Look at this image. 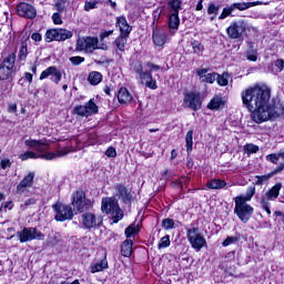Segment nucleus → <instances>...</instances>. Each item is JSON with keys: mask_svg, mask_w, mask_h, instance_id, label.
I'll return each instance as SVG.
<instances>
[{"mask_svg": "<svg viewBox=\"0 0 284 284\" xmlns=\"http://www.w3.org/2000/svg\"><path fill=\"white\" fill-rule=\"evenodd\" d=\"M243 105L251 112L254 123H265L283 116V104L272 103V89L265 84L250 87L241 92Z\"/></svg>", "mask_w": 284, "mask_h": 284, "instance_id": "1", "label": "nucleus"}, {"mask_svg": "<svg viewBox=\"0 0 284 284\" xmlns=\"http://www.w3.org/2000/svg\"><path fill=\"white\" fill-rule=\"evenodd\" d=\"M92 205L90 200L85 199V193L83 191H78L72 195L71 205L57 202L52 205V210L55 213V221L63 223V221H72L74 216V210L77 212H85Z\"/></svg>", "mask_w": 284, "mask_h": 284, "instance_id": "2", "label": "nucleus"}, {"mask_svg": "<svg viewBox=\"0 0 284 284\" xmlns=\"http://www.w3.org/2000/svg\"><path fill=\"white\" fill-rule=\"evenodd\" d=\"M24 145L39 152V155L32 151H27L26 153L20 154L19 159H21V161H28V159H44L45 161H52L53 159H61V156L70 154V148L68 146L58 149L57 152H49L50 144L43 140H26Z\"/></svg>", "mask_w": 284, "mask_h": 284, "instance_id": "3", "label": "nucleus"}, {"mask_svg": "<svg viewBox=\"0 0 284 284\" xmlns=\"http://www.w3.org/2000/svg\"><path fill=\"white\" fill-rule=\"evenodd\" d=\"M75 50L78 52H85L87 54H92L94 50H108V47L103 44L99 45V38L97 37H87L79 38L75 44Z\"/></svg>", "mask_w": 284, "mask_h": 284, "instance_id": "4", "label": "nucleus"}, {"mask_svg": "<svg viewBox=\"0 0 284 284\" xmlns=\"http://www.w3.org/2000/svg\"><path fill=\"white\" fill-rule=\"evenodd\" d=\"M101 210L105 214H110L113 223H119V221L123 219V211H121V207H119V202H116L113 197L102 199Z\"/></svg>", "mask_w": 284, "mask_h": 284, "instance_id": "5", "label": "nucleus"}, {"mask_svg": "<svg viewBox=\"0 0 284 284\" xmlns=\"http://www.w3.org/2000/svg\"><path fill=\"white\" fill-rule=\"evenodd\" d=\"M234 214H236L237 219H240L242 223H247V221L252 219V214H254V207L247 204V202L242 197H234Z\"/></svg>", "mask_w": 284, "mask_h": 284, "instance_id": "6", "label": "nucleus"}, {"mask_svg": "<svg viewBox=\"0 0 284 284\" xmlns=\"http://www.w3.org/2000/svg\"><path fill=\"white\" fill-rule=\"evenodd\" d=\"M252 30V24L245 20L233 21L226 29V34L230 39H241L244 34Z\"/></svg>", "mask_w": 284, "mask_h": 284, "instance_id": "7", "label": "nucleus"}, {"mask_svg": "<svg viewBox=\"0 0 284 284\" xmlns=\"http://www.w3.org/2000/svg\"><path fill=\"white\" fill-rule=\"evenodd\" d=\"M186 237L190 245L193 250H196V252H201V250L207 245V242L203 234H201V231H199V227L186 229Z\"/></svg>", "mask_w": 284, "mask_h": 284, "instance_id": "8", "label": "nucleus"}, {"mask_svg": "<svg viewBox=\"0 0 284 284\" xmlns=\"http://www.w3.org/2000/svg\"><path fill=\"white\" fill-rule=\"evenodd\" d=\"M133 70L136 74H139L142 85L150 88V90H156L159 88L156 85V80L152 78V73L148 70H143V63L136 62L133 65Z\"/></svg>", "mask_w": 284, "mask_h": 284, "instance_id": "9", "label": "nucleus"}, {"mask_svg": "<svg viewBox=\"0 0 284 284\" xmlns=\"http://www.w3.org/2000/svg\"><path fill=\"white\" fill-rule=\"evenodd\" d=\"M20 243H29L30 241H44L45 235L37 227H24L17 233Z\"/></svg>", "mask_w": 284, "mask_h": 284, "instance_id": "10", "label": "nucleus"}, {"mask_svg": "<svg viewBox=\"0 0 284 284\" xmlns=\"http://www.w3.org/2000/svg\"><path fill=\"white\" fill-rule=\"evenodd\" d=\"M17 61V55L14 53L9 54L3 62L0 64V80L8 81L14 70V63Z\"/></svg>", "mask_w": 284, "mask_h": 284, "instance_id": "11", "label": "nucleus"}, {"mask_svg": "<svg viewBox=\"0 0 284 284\" xmlns=\"http://www.w3.org/2000/svg\"><path fill=\"white\" fill-rule=\"evenodd\" d=\"M202 105H203V101H201V93L189 92L184 95L183 108L193 110V112H199Z\"/></svg>", "mask_w": 284, "mask_h": 284, "instance_id": "12", "label": "nucleus"}, {"mask_svg": "<svg viewBox=\"0 0 284 284\" xmlns=\"http://www.w3.org/2000/svg\"><path fill=\"white\" fill-rule=\"evenodd\" d=\"M103 223V217L94 213L82 214V225L85 230H92L93 227H99Z\"/></svg>", "mask_w": 284, "mask_h": 284, "instance_id": "13", "label": "nucleus"}, {"mask_svg": "<svg viewBox=\"0 0 284 284\" xmlns=\"http://www.w3.org/2000/svg\"><path fill=\"white\" fill-rule=\"evenodd\" d=\"M74 112L79 114V116H90V114H97V112H99V106H97L94 101L90 100L84 105L75 106Z\"/></svg>", "mask_w": 284, "mask_h": 284, "instance_id": "14", "label": "nucleus"}, {"mask_svg": "<svg viewBox=\"0 0 284 284\" xmlns=\"http://www.w3.org/2000/svg\"><path fill=\"white\" fill-rule=\"evenodd\" d=\"M17 12L19 17H24L26 19H34L37 17V9L27 2L19 3L17 6Z\"/></svg>", "mask_w": 284, "mask_h": 284, "instance_id": "15", "label": "nucleus"}, {"mask_svg": "<svg viewBox=\"0 0 284 284\" xmlns=\"http://www.w3.org/2000/svg\"><path fill=\"white\" fill-rule=\"evenodd\" d=\"M115 26L120 30V36L130 37V32H132V26L128 23V19L125 17L120 16L115 19Z\"/></svg>", "mask_w": 284, "mask_h": 284, "instance_id": "16", "label": "nucleus"}, {"mask_svg": "<svg viewBox=\"0 0 284 284\" xmlns=\"http://www.w3.org/2000/svg\"><path fill=\"white\" fill-rule=\"evenodd\" d=\"M116 196L121 199L123 203L132 202V190L125 187L123 184H119L115 186Z\"/></svg>", "mask_w": 284, "mask_h": 284, "instance_id": "17", "label": "nucleus"}, {"mask_svg": "<svg viewBox=\"0 0 284 284\" xmlns=\"http://www.w3.org/2000/svg\"><path fill=\"white\" fill-rule=\"evenodd\" d=\"M254 6H270V2H261V1H255V2H234L231 4V8L234 10H248V8H254Z\"/></svg>", "mask_w": 284, "mask_h": 284, "instance_id": "18", "label": "nucleus"}, {"mask_svg": "<svg viewBox=\"0 0 284 284\" xmlns=\"http://www.w3.org/2000/svg\"><path fill=\"white\" fill-rule=\"evenodd\" d=\"M153 43L159 48L163 47L164 43H168V33L163 29H154Z\"/></svg>", "mask_w": 284, "mask_h": 284, "instance_id": "19", "label": "nucleus"}, {"mask_svg": "<svg viewBox=\"0 0 284 284\" xmlns=\"http://www.w3.org/2000/svg\"><path fill=\"white\" fill-rule=\"evenodd\" d=\"M281 187H283V185L281 183H276L262 196V200L266 202L276 201V199H278V194H281Z\"/></svg>", "mask_w": 284, "mask_h": 284, "instance_id": "20", "label": "nucleus"}, {"mask_svg": "<svg viewBox=\"0 0 284 284\" xmlns=\"http://www.w3.org/2000/svg\"><path fill=\"white\" fill-rule=\"evenodd\" d=\"M197 77L202 83H214L216 81L217 73H209L207 69H201L197 71Z\"/></svg>", "mask_w": 284, "mask_h": 284, "instance_id": "21", "label": "nucleus"}, {"mask_svg": "<svg viewBox=\"0 0 284 284\" xmlns=\"http://www.w3.org/2000/svg\"><path fill=\"white\" fill-rule=\"evenodd\" d=\"M118 101L122 105H128V103L132 102V93L126 88H120L118 92Z\"/></svg>", "mask_w": 284, "mask_h": 284, "instance_id": "22", "label": "nucleus"}, {"mask_svg": "<svg viewBox=\"0 0 284 284\" xmlns=\"http://www.w3.org/2000/svg\"><path fill=\"white\" fill-rule=\"evenodd\" d=\"M128 39H130V36H119L114 40L113 45H115L116 52H125V48H128Z\"/></svg>", "mask_w": 284, "mask_h": 284, "instance_id": "23", "label": "nucleus"}, {"mask_svg": "<svg viewBox=\"0 0 284 284\" xmlns=\"http://www.w3.org/2000/svg\"><path fill=\"white\" fill-rule=\"evenodd\" d=\"M61 234L57 232H51L45 241L48 247H57V245H61Z\"/></svg>", "mask_w": 284, "mask_h": 284, "instance_id": "24", "label": "nucleus"}, {"mask_svg": "<svg viewBox=\"0 0 284 284\" xmlns=\"http://www.w3.org/2000/svg\"><path fill=\"white\" fill-rule=\"evenodd\" d=\"M88 81L91 85H99V83L103 81V74L99 71H91L89 73Z\"/></svg>", "mask_w": 284, "mask_h": 284, "instance_id": "25", "label": "nucleus"}, {"mask_svg": "<svg viewBox=\"0 0 284 284\" xmlns=\"http://www.w3.org/2000/svg\"><path fill=\"white\" fill-rule=\"evenodd\" d=\"M226 185L227 183L223 180L213 179L206 182V187H209V190H223Z\"/></svg>", "mask_w": 284, "mask_h": 284, "instance_id": "26", "label": "nucleus"}, {"mask_svg": "<svg viewBox=\"0 0 284 284\" xmlns=\"http://www.w3.org/2000/svg\"><path fill=\"white\" fill-rule=\"evenodd\" d=\"M132 240H125L121 245V254L122 256H125L129 258V256H132Z\"/></svg>", "mask_w": 284, "mask_h": 284, "instance_id": "27", "label": "nucleus"}, {"mask_svg": "<svg viewBox=\"0 0 284 284\" xmlns=\"http://www.w3.org/2000/svg\"><path fill=\"white\" fill-rule=\"evenodd\" d=\"M179 26H181V19L179 18V13H170L169 16L170 30H179Z\"/></svg>", "mask_w": 284, "mask_h": 284, "instance_id": "28", "label": "nucleus"}, {"mask_svg": "<svg viewBox=\"0 0 284 284\" xmlns=\"http://www.w3.org/2000/svg\"><path fill=\"white\" fill-rule=\"evenodd\" d=\"M185 143H186V152L190 154L192 152V145H194V130H189L185 135Z\"/></svg>", "mask_w": 284, "mask_h": 284, "instance_id": "29", "label": "nucleus"}, {"mask_svg": "<svg viewBox=\"0 0 284 284\" xmlns=\"http://www.w3.org/2000/svg\"><path fill=\"white\" fill-rule=\"evenodd\" d=\"M181 0H170L168 2L169 6V10L171 14H179L180 10H181Z\"/></svg>", "mask_w": 284, "mask_h": 284, "instance_id": "30", "label": "nucleus"}, {"mask_svg": "<svg viewBox=\"0 0 284 284\" xmlns=\"http://www.w3.org/2000/svg\"><path fill=\"white\" fill-rule=\"evenodd\" d=\"M139 231H140L139 224L133 223L125 229L124 234L126 239H132V236H135L139 234Z\"/></svg>", "mask_w": 284, "mask_h": 284, "instance_id": "31", "label": "nucleus"}, {"mask_svg": "<svg viewBox=\"0 0 284 284\" xmlns=\"http://www.w3.org/2000/svg\"><path fill=\"white\" fill-rule=\"evenodd\" d=\"M103 270H108V260L103 258L99 263H95L91 266L92 274H97V272H103Z\"/></svg>", "mask_w": 284, "mask_h": 284, "instance_id": "32", "label": "nucleus"}, {"mask_svg": "<svg viewBox=\"0 0 284 284\" xmlns=\"http://www.w3.org/2000/svg\"><path fill=\"white\" fill-rule=\"evenodd\" d=\"M33 183H34V172H30L27 176H24L19 182L20 185L28 187L29 190L30 187H32Z\"/></svg>", "mask_w": 284, "mask_h": 284, "instance_id": "33", "label": "nucleus"}, {"mask_svg": "<svg viewBox=\"0 0 284 284\" xmlns=\"http://www.w3.org/2000/svg\"><path fill=\"white\" fill-rule=\"evenodd\" d=\"M47 43H52V41H59V29H50L45 33Z\"/></svg>", "mask_w": 284, "mask_h": 284, "instance_id": "34", "label": "nucleus"}, {"mask_svg": "<svg viewBox=\"0 0 284 284\" xmlns=\"http://www.w3.org/2000/svg\"><path fill=\"white\" fill-rule=\"evenodd\" d=\"M280 159H282V161H284V151H280L278 153H271V154L266 155V161H268L270 163H273L274 165H276V163H278Z\"/></svg>", "mask_w": 284, "mask_h": 284, "instance_id": "35", "label": "nucleus"}, {"mask_svg": "<svg viewBox=\"0 0 284 284\" xmlns=\"http://www.w3.org/2000/svg\"><path fill=\"white\" fill-rule=\"evenodd\" d=\"M221 105H223V99L219 95H215L207 104V108L209 110H219Z\"/></svg>", "mask_w": 284, "mask_h": 284, "instance_id": "36", "label": "nucleus"}, {"mask_svg": "<svg viewBox=\"0 0 284 284\" xmlns=\"http://www.w3.org/2000/svg\"><path fill=\"white\" fill-rule=\"evenodd\" d=\"M73 33L67 29H58V41H68V39H72Z\"/></svg>", "mask_w": 284, "mask_h": 284, "instance_id": "37", "label": "nucleus"}, {"mask_svg": "<svg viewBox=\"0 0 284 284\" xmlns=\"http://www.w3.org/2000/svg\"><path fill=\"white\" fill-rule=\"evenodd\" d=\"M256 194V187L255 186H248L246 190V193L244 195H239L236 199H243V201H252V197Z\"/></svg>", "mask_w": 284, "mask_h": 284, "instance_id": "38", "label": "nucleus"}, {"mask_svg": "<svg viewBox=\"0 0 284 284\" xmlns=\"http://www.w3.org/2000/svg\"><path fill=\"white\" fill-rule=\"evenodd\" d=\"M18 57L20 61H26V59H28V42L21 43Z\"/></svg>", "mask_w": 284, "mask_h": 284, "instance_id": "39", "label": "nucleus"}, {"mask_svg": "<svg viewBox=\"0 0 284 284\" xmlns=\"http://www.w3.org/2000/svg\"><path fill=\"white\" fill-rule=\"evenodd\" d=\"M57 71V67H49L40 74V81H43V79H48V77L54 75V72Z\"/></svg>", "mask_w": 284, "mask_h": 284, "instance_id": "40", "label": "nucleus"}, {"mask_svg": "<svg viewBox=\"0 0 284 284\" xmlns=\"http://www.w3.org/2000/svg\"><path fill=\"white\" fill-rule=\"evenodd\" d=\"M170 235H165L162 239H160L158 250H165V247H170Z\"/></svg>", "mask_w": 284, "mask_h": 284, "instance_id": "41", "label": "nucleus"}, {"mask_svg": "<svg viewBox=\"0 0 284 284\" xmlns=\"http://www.w3.org/2000/svg\"><path fill=\"white\" fill-rule=\"evenodd\" d=\"M230 79V74L227 73H223L222 75L217 73L216 78H215V81H217V83L222 87H225L229 83V80Z\"/></svg>", "mask_w": 284, "mask_h": 284, "instance_id": "42", "label": "nucleus"}, {"mask_svg": "<svg viewBox=\"0 0 284 284\" xmlns=\"http://www.w3.org/2000/svg\"><path fill=\"white\" fill-rule=\"evenodd\" d=\"M191 48L193 49L194 54H201L204 50V47L202 45V43L196 40L191 42Z\"/></svg>", "mask_w": 284, "mask_h": 284, "instance_id": "43", "label": "nucleus"}, {"mask_svg": "<svg viewBox=\"0 0 284 284\" xmlns=\"http://www.w3.org/2000/svg\"><path fill=\"white\" fill-rule=\"evenodd\" d=\"M16 194L19 196H28V194H30V189H28V186H23V184H18Z\"/></svg>", "mask_w": 284, "mask_h": 284, "instance_id": "44", "label": "nucleus"}, {"mask_svg": "<svg viewBox=\"0 0 284 284\" xmlns=\"http://www.w3.org/2000/svg\"><path fill=\"white\" fill-rule=\"evenodd\" d=\"M98 3H99L98 0L85 1L84 3L85 12H90V10H95Z\"/></svg>", "mask_w": 284, "mask_h": 284, "instance_id": "45", "label": "nucleus"}, {"mask_svg": "<svg viewBox=\"0 0 284 284\" xmlns=\"http://www.w3.org/2000/svg\"><path fill=\"white\" fill-rule=\"evenodd\" d=\"M162 227L164 230H174V220L168 217L162 221Z\"/></svg>", "mask_w": 284, "mask_h": 284, "instance_id": "46", "label": "nucleus"}, {"mask_svg": "<svg viewBox=\"0 0 284 284\" xmlns=\"http://www.w3.org/2000/svg\"><path fill=\"white\" fill-rule=\"evenodd\" d=\"M233 12H234V9H232V6L226 7V8L223 9L219 19H227V17H230V14H232Z\"/></svg>", "mask_w": 284, "mask_h": 284, "instance_id": "47", "label": "nucleus"}, {"mask_svg": "<svg viewBox=\"0 0 284 284\" xmlns=\"http://www.w3.org/2000/svg\"><path fill=\"white\" fill-rule=\"evenodd\" d=\"M69 61L72 63V65H81V63L85 61V58L77 55L71 57Z\"/></svg>", "mask_w": 284, "mask_h": 284, "instance_id": "48", "label": "nucleus"}, {"mask_svg": "<svg viewBox=\"0 0 284 284\" xmlns=\"http://www.w3.org/2000/svg\"><path fill=\"white\" fill-rule=\"evenodd\" d=\"M146 70H149V72H159V70H161V67L159 64H154L152 62H146L145 64Z\"/></svg>", "mask_w": 284, "mask_h": 284, "instance_id": "49", "label": "nucleus"}, {"mask_svg": "<svg viewBox=\"0 0 284 284\" xmlns=\"http://www.w3.org/2000/svg\"><path fill=\"white\" fill-rule=\"evenodd\" d=\"M244 149L247 154H256V152H258V146H256L255 144H246Z\"/></svg>", "mask_w": 284, "mask_h": 284, "instance_id": "50", "label": "nucleus"}, {"mask_svg": "<svg viewBox=\"0 0 284 284\" xmlns=\"http://www.w3.org/2000/svg\"><path fill=\"white\" fill-rule=\"evenodd\" d=\"M272 178V175H256V185H263V183H265V181H270V179Z\"/></svg>", "mask_w": 284, "mask_h": 284, "instance_id": "51", "label": "nucleus"}, {"mask_svg": "<svg viewBox=\"0 0 284 284\" xmlns=\"http://www.w3.org/2000/svg\"><path fill=\"white\" fill-rule=\"evenodd\" d=\"M236 241H239L237 237L234 236H229L224 240V242L222 243L223 247H227L229 245H232L234 243H236Z\"/></svg>", "mask_w": 284, "mask_h": 284, "instance_id": "52", "label": "nucleus"}, {"mask_svg": "<svg viewBox=\"0 0 284 284\" xmlns=\"http://www.w3.org/2000/svg\"><path fill=\"white\" fill-rule=\"evenodd\" d=\"M52 21L55 26H61V23H63V20H61V13L59 12L53 13Z\"/></svg>", "mask_w": 284, "mask_h": 284, "instance_id": "53", "label": "nucleus"}, {"mask_svg": "<svg viewBox=\"0 0 284 284\" xmlns=\"http://www.w3.org/2000/svg\"><path fill=\"white\" fill-rule=\"evenodd\" d=\"M55 9L59 13L63 12L65 10V1L63 0H59L57 3H55Z\"/></svg>", "mask_w": 284, "mask_h": 284, "instance_id": "54", "label": "nucleus"}, {"mask_svg": "<svg viewBox=\"0 0 284 284\" xmlns=\"http://www.w3.org/2000/svg\"><path fill=\"white\" fill-rule=\"evenodd\" d=\"M61 71H59V69H55V72L53 73V78H52V82L59 84V82L61 81Z\"/></svg>", "mask_w": 284, "mask_h": 284, "instance_id": "55", "label": "nucleus"}, {"mask_svg": "<svg viewBox=\"0 0 284 284\" xmlns=\"http://www.w3.org/2000/svg\"><path fill=\"white\" fill-rule=\"evenodd\" d=\"M261 205L263 207V210H265L266 214H272V210H270V202L265 201V200H261Z\"/></svg>", "mask_w": 284, "mask_h": 284, "instance_id": "56", "label": "nucleus"}, {"mask_svg": "<svg viewBox=\"0 0 284 284\" xmlns=\"http://www.w3.org/2000/svg\"><path fill=\"white\" fill-rule=\"evenodd\" d=\"M207 14H219V7L216 4H210L207 8Z\"/></svg>", "mask_w": 284, "mask_h": 284, "instance_id": "57", "label": "nucleus"}, {"mask_svg": "<svg viewBox=\"0 0 284 284\" xmlns=\"http://www.w3.org/2000/svg\"><path fill=\"white\" fill-rule=\"evenodd\" d=\"M105 156H109V159H114V156H116V149L110 146V148L105 151Z\"/></svg>", "mask_w": 284, "mask_h": 284, "instance_id": "58", "label": "nucleus"}, {"mask_svg": "<svg viewBox=\"0 0 284 284\" xmlns=\"http://www.w3.org/2000/svg\"><path fill=\"white\" fill-rule=\"evenodd\" d=\"M10 165H12V162H10L9 159H3L0 162V166L2 168V170H8V168H10Z\"/></svg>", "mask_w": 284, "mask_h": 284, "instance_id": "59", "label": "nucleus"}, {"mask_svg": "<svg viewBox=\"0 0 284 284\" xmlns=\"http://www.w3.org/2000/svg\"><path fill=\"white\" fill-rule=\"evenodd\" d=\"M114 30L103 31L100 33V39L103 41V39H108L111 34H113Z\"/></svg>", "mask_w": 284, "mask_h": 284, "instance_id": "60", "label": "nucleus"}, {"mask_svg": "<svg viewBox=\"0 0 284 284\" xmlns=\"http://www.w3.org/2000/svg\"><path fill=\"white\" fill-rule=\"evenodd\" d=\"M275 68H277V70H278L280 72H282V70H283V68H284V61H283V59H278V60L275 61Z\"/></svg>", "mask_w": 284, "mask_h": 284, "instance_id": "61", "label": "nucleus"}, {"mask_svg": "<svg viewBox=\"0 0 284 284\" xmlns=\"http://www.w3.org/2000/svg\"><path fill=\"white\" fill-rule=\"evenodd\" d=\"M31 39H32V41H36V42L41 41V39H42L41 33H39V32L32 33Z\"/></svg>", "mask_w": 284, "mask_h": 284, "instance_id": "62", "label": "nucleus"}, {"mask_svg": "<svg viewBox=\"0 0 284 284\" xmlns=\"http://www.w3.org/2000/svg\"><path fill=\"white\" fill-rule=\"evenodd\" d=\"M284 170V163H281L278 166L275 168L273 171V174H278V172H283Z\"/></svg>", "mask_w": 284, "mask_h": 284, "instance_id": "63", "label": "nucleus"}, {"mask_svg": "<svg viewBox=\"0 0 284 284\" xmlns=\"http://www.w3.org/2000/svg\"><path fill=\"white\" fill-rule=\"evenodd\" d=\"M8 112L13 113L17 112V103H12L9 105Z\"/></svg>", "mask_w": 284, "mask_h": 284, "instance_id": "64", "label": "nucleus"}]
</instances>
